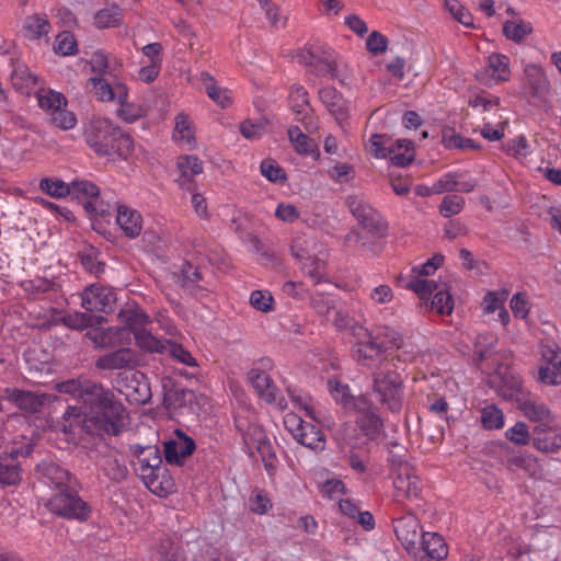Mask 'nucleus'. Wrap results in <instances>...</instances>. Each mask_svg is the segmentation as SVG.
<instances>
[{"label":"nucleus","mask_w":561,"mask_h":561,"mask_svg":"<svg viewBox=\"0 0 561 561\" xmlns=\"http://www.w3.org/2000/svg\"><path fill=\"white\" fill-rule=\"evenodd\" d=\"M35 95L38 106L49 115L56 127L69 130L77 125V116L67 108L68 101L61 92L39 88Z\"/></svg>","instance_id":"obj_5"},{"label":"nucleus","mask_w":561,"mask_h":561,"mask_svg":"<svg viewBox=\"0 0 561 561\" xmlns=\"http://www.w3.org/2000/svg\"><path fill=\"white\" fill-rule=\"evenodd\" d=\"M288 394L296 410L304 412L306 416L313 421L319 420L314 401L308 393L302 390L288 388Z\"/></svg>","instance_id":"obj_47"},{"label":"nucleus","mask_w":561,"mask_h":561,"mask_svg":"<svg viewBox=\"0 0 561 561\" xmlns=\"http://www.w3.org/2000/svg\"><path fill=\"white\" fill-rule=\"evenodd\" d=\"M194 449V440L185 433L176 431L175 436L164 443L165 460L171 465H181L186 457L193 454Z\"/></svg>","instance_id":"obj_24"},{"label":"nucleus","mask_w":561,"mask_h":561,"mask_svg":"<svg viewBox=\"0 0 561 561\" xmlns=\"http://www.w3.org/2000/svg\"><path fill=\"white\" fill-rule=\"evenodd\" d=\"M328 390L331 397L344 408L356 409L357 398L351 393V389L347 383L341 382L336 378L328 380Z\"/></svg>","instance_id":"obj_46"},{"label":"nucleus","mask_w":561,"mask_h":561,"mask_svg":"<svg viewBox=\"0 0 561 561\" xmlns=\"http://www.w3.org/2000/svg\"><path fill=\"white\" fill-rule=\"evenodd\" d=\"M117 318L122 324L128 328V345L131 343L133 336L135 345L142 352L162 353L164 351V342L147 328L151 323V319L139 305L126 304L119 310Z\"/></svg>","instance_id":"obj_2"},{"label":"nucleus","mask_w":561,"mask_h":561,"mask_svg":"<svg viewBox=\"0 0 561 561\" xmlns=\"http://www.w3.org/2000/svg\"><path fill=\"white\" fill-rule=\"evenodd\" d=\"M259 3L261 9L264 10L265 18L271 27L279 30L286 26L288 18L277 4L271 0H259Z\"/></svg>","instance_id":"obj_51"},{"label":"nucleus","mask_w":561,"mask_h":561,"mask_svg":"<svg viewBox=\"0 0 561 561\" xmlns=\"http://www.w3.org/2000/svg\"><path fill=\"white\" fill-rule=\"evenodd\" d=\"M435 295L431 302V309L442 316H449L454 310V298L447 283L439 282Z\"/></svg>","instance_id":"obj_43"},{"label":"nucleus","mask_w":561,"mask_h":561,"mask_svg":"<svg viewBox=\"0 0 561 561\" xmlns=\"http://www.w3.org/2000/svg\"><path fill=\"white\" fill-rule=\"evenodd\" d=\"M304 273L309 276L314 284L327 282V263L323 260L310 257L301 264Z\"/></svg>","instance_id":"obj_52"},{"label":"nucleus","mask_w":561,"mask_h":561,"mask_svg":"<svg viewBox=\"0 0 561 561\" xmlns=\"http://www.w3.org/2000/svg\"><path fill=\"white\" fill-rule=\"evenodd\" d=\"M533 444L542 453H554L561 448V436L556 428L537 425L533 432Z\"/></svg>","instance_id":"obj_32"},{"label":"nucleus","mask_w":561,"mask_h":561,"mask_svg":"<svg viewBox=\"0 0 561 561\" xmlns=\"http://www.w3.org/2000/svg\"><path fill=\"white\" fill-rule=\"evenodd\" d=\"M37 470L42 473L44 483L49 488L55 489L56 492L72 489V484L75 482L73 478L59 465L50 461H43L37 466Z\"/></svg>","instance_id":"obj_27"},{"label":"nucleus","mask_w":561,"mask_h":561,"mask_svg":"<svg viewBox=\"0 0 561 561\" xmlns=\"http://www.w3.org/2000/svg\"><path fill=\"white\" fill-rule=\"evenodd\" d=\"M50 23L46 14H33L25 19L23 24L24 36L28 39H39L48 35Z\"/></svg>","instance_id":"obj_39"},{"label":"nucleus","mask_w":561,"mask_h":561,"mask_svg":"<svg viewBox=\"0 0 561 561\" xmlns=\"http://www.w3.org/2000/svg\"><path fill=\"white\" fill-rule=\"evenodd\" d=\"M288 138L297 153L305 156L316 154L317 157H319L317 144L314 142V140H312L306 134H304L299 127H290L288 129Z\"/></svg>","instance_id":"obj_42"},{"label":"nucleus","mask_w":561,"mask_h":561,"mask_svg":"<svg viewBox=\"0 0 561 561\" xmlns=\"http://www.w3.org/2000/svg\"><path fill=\"white\" fill-rule=\"evenodd\" d=\"M118 134V127L108 118L96 116L91 118L84 126V139L88 146L101 157L108 154L111 145Z\"/></svg>","instance_id":"obj_9"},{"label":"nucleus","mask_w":561,"mask_h":561,"mask_svg":"<svg viewBox=\"0 0 561 561\" xmlns=\"http://www.w3.org/2000/svg\"><path fill=\"white\" fill-rule=\"evenodd\" d=\"M319 98L322 104L334 116L336 123L344 127L348 119L350 104L342 94L334 88L328 87L319 91Z\"/></svg>","instance_id":"obj_26"},{"label":"nucleus","mask_w":561,"mask_h":561,"mask_svg":"<svg viewBox=\"0 0 561 561\" xmlns=\"http://www.w3.org/2000/svg\"><path fill=\"white\" fill-rule=\"evenodd\" d=\"M524 415L534 422L548 421L551 416L550 410L543 403L525 401L522 407Z\"/></svg>","instance_id":"obj_59"},{"label":"nucleus","mask_w":561,"mask_h":561,"mask_svg":"<svg viewBox=\"0 0 561 561\" xmlns=\"http://www.w3.org/2000/svg\"><path fill=\"white\" fill-rule=\"evenodd\" d=\"M122 20V9L116 4L100 10L94 18L95 25L99 28L116 27L121 25Z\"/></svg>","instance_id":"obj_50"},{"label":"nucleus","mask_w":561,"mask_h":561,"mask_svg":"<svg viewBox=\"0 0 561 561\" xmlns=\"http://www.w3.org/2000/svg\"><path fill=\"white\" fill-rule=\"evenodd\" d=\"M445 9L449 14L466 27H473V16L459 0H445Z\"/></svg>","instance_id":"obj_54"},{"label":"nucleus","mask_w":561,"mask_h":561,"mask_svg":"<svg viewBox=\"0 0 561 561\" xmlns=\"http://www.w3.org/2000/svg\"><path fill=\"white\" fill-rule=\"evenodd\" d=\"M89 81L92 84L95 96L102 102L115 103L128 99L129 91L124 82L117 81L114 84H110L101 77H92Z\"/></svg>","instance_id":"obj_29"},{"label":"nucleus","mask_w":561,"mask_h":561,"mask_svg":"<svg viewBox=\"0 0 561 561\" xmlns=\"http://www.w3.org/2000/svg\"><path fill=\"white\" fill-rule=\"evenodd\" d=\"M54 50L62 56H72L77 53V41L70 32H61L56 36Z\"/></svg>","instance_id":"obj_64"},{"label":"nucleus","mask_w":561,"mask_h":561,"mask_svg":"<svg viewBox=\"0 0 561 561\" xmlns=\"http://www.w3.org/2000/svg\"><path fill=\"white\" fill-rule=\"evenodd\" d=\"M173 139L188 149L196 146L195 126L192 118L185 113H179L174 118Z\"/></svg>","instance_id":"obj_34"},{"label":"nucleus","mask_w":561,"mask_h":561,"mask_svg":"<svg viewBox=\"0 0 561 561\" xmlns=\"http://www.w3.org/2000/svg\"><path fill=\"white\" fill-rule=\"evenodd\" d=\"M55 389L60 393L79 399L84 404H92V402L108 404L112 401H118L111 390L87 378L68 379L58 382Z\"/></svg>","instance_id":"obj_6"},{"label":"nucleus","mask_w":561,"mask_h":561,"mask_svg":"<svg viewBox=\"0 0 561 561\" xmlns=\"http://www.w3.org/2000/svg\"><path fill=\"white\" fill-rule=\"evenodd\" d=\"M373 394L382 409L399 412L404 401V382L394 370L377 371L373 376Z\"/></svg>","instance_id":"obj_4"},{"label":"nucleus","mask_w":561,"mask_h":561,"mask_svg":"<svg viewBox=\"0 0 561 561\" xmlns=\"http://www.w3.org/2000/svg\"><path fill=\"white\" fill-rule=\"evenodd\" d=\"M443 264L444 256L442 254H435L422 265L413 266L411 276L404 284V287L414 291L421 299H427L433 294L434 289H437V284L439 283L428 279V276L435 274Z\"/></svg>","instance_id":"obj_11"},{"label":"nucleus","mask_w":561,"mask_h":561,"mask_svg":"<svg viewBox=\"0 0 561 561\" xmlns=\"http://www.w3.org/2000/svg\"><path fill=\"white\" fill-rule=\"evenodd\" d=\"M508 293L506 290H491L485 294L483 297L481 307L484 313H493L496 310H500L506 299Z\"/></svg>","instance_id":"obj_63"},{"label":"nucleus","mask_w":561,"mask_h":561,"mask_svg":"<svg viewBox=\"0 0 561 561\" xmlns=\"http://www.w3.org/2000/svg\"><path fill=\"white\" fill-rule=\"evenodd\" d=\"M347 207L357 222L368 232L381 234L387 226L381 215L368 202L358 195H351L346 199Z\"/></svg>","instance_id":"obj_13"},{"label":"nucleus","mask_w":561,"mask_h":561,"mask_svg":"<svg viewBox=\"0 0 561 561\" xmlns=\"http://www.w3.org/2000/svg\"><path fill=\"white\" fill-rule=\"evenodd\" d=\"M469 105L479 113L493 112L496 114L499 112L500 99L482 92L472 95L469 99Z\"/></svg>","instance_id":"obj_53"},{"label":"nucleus","mask_w":561,"mask_h":561,"mask_svg":"<svg viewBox=\"0 0 561 561\" xmlns=\"http://www.w3.org/2000/svg\"><path fill=\"white\" fill-rule=\"evenodd\" d=\"M110 149L111 151L108 150V154L105 156L107 160H125L134 151V140L130 136L122 133V130L118 128V134L115 135V140L112 142Z\"/></svg>","instance_id":"obj_45"},{"label":"nucleus","mask_w":561,"mask_h":561,"mask_svg":"<svg viewBox=\"0 0 561 561\" xmlns=\"http://www.w3.org/2000/svg\"><path fill=\"white\" fill-rule=\"evenodd\" d=\"M39 188L47 195L55 198L65 197L69 195L71 191L70 183H66L59 179L50 178L42 179L39 182Z\"/></svg>","instance_id":"obj_55"},{"label":"nucleus","mask_w":561,"mask_h":561,"mask_svg":"<svg viewBox=\"0 0 561 561\" xmlns=\"http://www.w3.org/2000/svg\"><path fill=\"white\" fill-rule=\"evenodd\" d=\"M47 508L64 518L85 520L91 514V508L72 488L56 492L46 503Z\"/></svg>","instance_id":"obj_7"},{"label":"nucleus","mask_w":561,"mask_h":561,"mask_svg":"<svg viewBox=\"0 0 561 561\" xmlns=\"http://www.w3.org/2000/svg\"><path fill=\"white\" fill-rule=\"evenodd\" d=\"M127 411L119 401H112L108 404L92 402L81 407H69L57 425L58 431L70 438L81 433L103 432L117 435L126 425Z\"/></svg>","instance_id":"obj_1"},{"label":"nucleus","mask_w":561,"mask_h":561,"mask_svg":"<svg viewBox=\"0 0 561 561\" xmlns=\"http://www.w3.org/2000/svg\"><path fill=\"white\" fill-rule=\"evenodd\" d=\"M393 528L398 540L405 550L417 557L420 551L419 542L423 534L417 517L414 514H407L396 518L393 519Z\"/></svg>","instance_id":"obj_17"},{"label":"nucleus","mask_w":561,"mask_h":561,"mask_svg":"<svg viewBox=\"0 0 561 561\" xmlns=\"http://www.w3.org/2000/svg\"><path fill=\"white\" fill-rule=\"evenodd\" d=\"M12 87L22 94L28 95L35 88L37 78L27 66L19 64L11 73Z\"/></svg>","instance_id":"obj_38"},{"label":"nucleus","mask_w":561,"mask_h":561,"mask_svg":"<svg viewBox=\"0 0 561 561\" xmlns=\"http://www.w3.org/2000/svg\"><path fill=\"white\" fill-rule=\"evenodd\" d=\"M284 426L302 446L316 451L325 448L327 440L323 432L317 425L302 420L296 412L285 414Z\"/></svg>","instance_id":"obj_8"},{"label":"nucleus","mask_w":561,"mask_h":561,"mask_svg":"<svg viewBox=\"0 0 561 561\" xmlns=\"http://www.w3.org/2000/svg\"><path fill=\"white\" fill-rule=\"evenodd\" d=\"M248 379L257 394L270 404L279 410L287 408L286 400L279 396L278 390L271 376L260 368H252L248 373Z\"/></svg>","instance_id":"obj_19"},{"label":"nucleus","mask_w":561,"mask_h":561,"mask_svg":"<svg viewBox=\"0 0 561 561\" xmlns=\"http://www.w3.org/2000/svg\"><path fill=\"white\" fill-rule=\"evenodd\" d=\"M531 31L530 23L523 20L507 21L503 25L504 35L514 42L523 41Z\"/></svg>","instance_id":"obj_57"},{"label":"nucleus","mask_w":561,"mask_h":561,"mask_svg":"<svg viewBox=\"0 0 561 561\" xmlns=\"http://www.w3.org/2000/svg\"><path fill=\"white\" fill-rule=\"evenodd\" d=\"M135 364L136 353L127 345L100 356L95 362L96 368L101 370L128 369L133 368Z\"/></svg>","instance_id":"obj_25"},{"label":"nucleus","mask_w":561,"mask_h":561,"mask_svg":"<svg viewBox=\"0 0 561 561\" xmlns=\"http://www.w3.org/2000/svg\"><path fill=\"white\" fill-rule=\"evenodd\" d=\"M87 336L99 348H117L128 345V328L125 324L106 329L94 328L87 332Z\"/></svg>","instance_id":"obj_21"},{"label":"nucleus","mask_w":561,"mask_h":561,"mask_svg":"<svg viewBox=\"0 0 561 561\" xmlns=\"http://www.w3.org/2000/svg\"><path fill=\"white\" fill-rule=\"evenodd\" d=\"M114 387L133 404H144L151 398L150 387L145 375L137 370H125L118 374Z\"/></svg>","instance_id":"obj_12"},{"label":"nucleus","mask_w":561,"mask_h":561,"mask_svg":"<svg viewBox=\"0 0 561 561\" xmlns=\"http://www.w3.org/2000/svg\"><path fill=\"white\" fill-rule=\"evenodd\" d=\"M117 296L113 287L92 284L81 293V306L87 311L110 313L114 310Z\"/></svg>","instance_id":"obj_14"},{"label":"nucleus","mask_w":561,"mask_h":561,"mask_svg":"<svg viewBox=\"0 0 561 561\" xmlns=\"http://www.w3.org/2000/svg\"><path fill=\"white\" fill-rule=\"evenodd\" d=\"M356 340L353 350L359 362L366 364L383 353V346L378 342L377 335L374 336L367 329V335L363 337H354Z\"/></svg>","instance_id":"obj_33"},{"label":"nucleus","mask_w":561,"mask_h":561,"mask_svg":"<svg viewBox=\"0 0 561 561\" xmlns=\"http://www.w3.org/2000/svg\"><path fill=\"white\" fill-rule=\"evenodd\" d=\"M178 168L181 173L179 183L181 186L185 184V181L198 175L203 172V162L196 156H181L178 159Z\"/></svg>","instance_id":"obj_49"},{"label":"nucleus","mask_w":561,"mask_h":561,"mask_svg":"<svg viewBox=\"0 0 561 561\" xmlns=\"http://www.w3.org/2000/svg\"><path fill=\"white\" fill-rule=\"evenodd\" d=\"M250 305L260 312H271L274 310V298L267 290H253L249 298Z\"/></svg>","instance_id":"obj_60"},{"label":"nucleus","mask_w":561,"mask_h":561,"mask_svg":"<svg viewBox=\"0 0 561 561\" xmlns=\"http://www.w3.org/2000/svg\"><path fill=\"white\" fill-rule=\"evenodd\" d=\"M480 413V422L484 430L494 431L504 427V413L497 405L488 404L481 409Z\"/></svg>","instance_id":"obj_48"},{"label":"nucleus","mask_w":561,"mask_h":561,"mask_svg":"<svg viewBox=\"0 0 561 561\" xmlns=\"http://www.w3.org/2000/svg\"><path fill=\"white\" fill-rule=\"evenodd\" d=\"M150 492L158 496H167L174 491V480L167 467L158 468L149 478L141 479Z\"/></svg>","instance_id":"obj_35"},{"label":"nucleus","mask_w":561,"mask_h":561,"mask_svg":"<svg viewBox=\"0 0 561 561\" xmlns=\"http://www.w3.org/2000/svg\"><path fill=\"white\" fill-rule=\"evenodd\" d=\"M7 397L15 403L20 409L36 412L45 402V397L30 391L19 389H7Z\"/></svg>","instance_id":"obj_36"},{"label":"nucleus","mask_w":561,"mask_h":561,"mask_svg":"<svg viewBox=\"0 0 561 561\" xmlns=\"http://www.w3.org/2000/svg\"><path fill=\"white\" fill-rule=\"evenodd\" d=\"M394 500L403 502L419 497L421 493V481L409 466H401L393 480Z\"/></svg>","instance_id":"obj_22"},{"label":"nucleus","mask_w":561,"mask_h":561,"mask_svg":"<svg viewBox=\"0 0 561 561\" xmlns=\"http://www.w3.org/2000/svg\"><path fill=\"white\" fill-rule=\"evenodd\" d=\"M476 77L479 82L488 87L508 81L511 78L510 58L504 54H491L485 67L478 70Z\"/></svg>","instance_id":"obj_16"},{"label":"nucleus","mask_w":561,"mask_h":561,"mask_svg":"<svg viewBox=\"0 0 561 561\" xmlns=\"http://www.w3.org/2000/svg\"><path fill=\"white\" fill-rule=\"evenodd\" d=\"M240 134L248 140H257L266 131V122L264 119H247L240 124Z\"/></svg>","instance_id":"obj_62"},{"label":"nucleus","mask_w":561,"mask_h":561,"mask_svg":"<svg viewBox=\"0 0 561 561\" xmlns=\"http://www.w3.org/2000/svg\"><path fill=\"white\" fill-rule=\"evenodd\" d=\"M417 557L420 561H440L447 558L448 547L444 538L436 533H423L420 542Z\"/></svg>","instance_id":"obj_28"},{"label":"nucleus","mask_w":561,"mask_h":561,"mask_svg":"<svg viewBox=\"0 0 561 561\" xmlns=\"http://www.w3.org/2000/svg\"><path fill=\"white\" fill-rule=\"evenodd\" d=\"M355 410L359 413L356 419V426L360 434L358 437L346 436L344 438L345 445L353 449L360 447L368 440L377 439L383 430V423L377 414V408L366 394L358 397Z\"/></svg>","instance_id":"obj_3"},{"label":"nucleus","mask_w":561,"mask_h":561,"mask_svg":"<svg viewBox=\"0 0 561 561\" xmlns=\"http://www.w3.org/2000/svg\"><path fill=\"white\" fill-rule=\"evenodd\" d=\"M538 381L549 386L561 385V348L557 344L541 345Z\"/></svg>","instance_id":"obj_15"},{"label":"nucleus","mask_w":561,"mask_h":561,"mask_svg":"<svg viewBox=\"0 0 561 561\" xmlns=\"http://www.w3.org/2000/svg\"><path fill=\"white\" fill-rule=\"evenodd\" d=\"M116 222L128 238H137L142 230L140 213L126 205L117 206Z\"/></svg>","instance_id":"obj_31"},{"label":"nucleus","mask_w":561,"mask_h":561,"mask_svg":"<svg viewBox=\"0 0 561 561\" xmlns=\"http://www.w3.org/2000/svg\"><path fill=\"white\" fill-rule=\"evenodd\" d=\"M133 460L131 465L135 472L140 479L149 478L158 468H163L162 457L157 446L148 445L131 446Z\"/></svg>","instance_id":"obj_18"},{"label":"nucleus","mask_w":561,"mask_h":561,"mask_svg":"<svg viewBox=\"0 0 561 561\" xmlns=\"http://www.w3.org/2000/svg\"><path fill=\"white\" fill-rule=\"evenodd\" d=\"M19 454L16 449H12L8 457L0 458V483L4 485H14L21 480L20 467L15 461Z\"/></svg>","instance_id":"obj_40"},{"label":"nucleus","mask_w":561,"mask_h":561,"mask_svg":"<svg viewBox=\"0 0 561 561\" xmlns=\"http://www.w3.org/2000/svg\"><path fill=\"white\" fill-rule=\"evenodd\" d=\"M71 191L78 199L84 202L85 209L96 216H103L105 209L99 204L100 188L98 185L89 180H75L70 182Z\"/></svg>","instance_id":"obj_23"},{"label":"nucleus","mask_w":561,"mask_h":561,"mask_svg":"<svg viewBox=\"0 0 561 561\" xmlns=\"http://www.w3.org/2000/svg\"><path fill=\"white\" fill-rule=\"evenodd\" d=\"M491 385L495 388L499 396L505 400H518L522 393V382L519 378L507 373L506 367H500L496 374L491 378Z\"/></svg>","instance_id":"obj_30"},{"label":"nucleus","mask_w":561,"mask_h":561,"mask_svg":"<svg viewBox=\"0 0 561 561\" xmlns=\"http://www.w3.org/2000/svg\"><path fill=\"white\" fill-rule=\"evenodd\" d=\"M525 93L536 100L545 101L550 94V82L543 68L537 64H527L524 67Z\"/></svg>","instance_id":"obj_20"},{"label":"nucleus","mask_w":561,"mask_h":561,"mask_svg":"<svg viewBox=\"0 0 561 561\" xmlns=\"http://www.w3.org/2000/svg\"><path fill=\"white\" fill-rule=\"evenodd\" d=\"M272 501L264 490L255 489L249 497V508L252 513L264 515L272 508Z\"/></svg>","instance_id":"obj_58"},{"label":"nucleus","mask_w":561,"mask_h":561,"mask_svg":"<svg viewBox=\"0 0 561 561\" xmlns=\"http://www.w3.org/2000/svg\"><path fill=\"white\" fill-rule=\"evenodd\" d=\"M261 174L270 182L284 184L287 181V174L284 169L274 160L265 159L260 165Z\"/></svg>","instance_id":"obj_56"},{"label":"nucleus","mask_w":561,"mask_h":561,"mask_svg":"<svg viewBox=\"0 0 561 561\" xmlns=\"http://www.w3.org/2000/svg\"><path fill=\"white\" fill-rule=\"evenodd\" d=\"M388 157L392 164L397 167L408 165L415 157L413 142L407 139H398L391 144Z\"/></svg>","instance_id":"obj_37"},{"label":"nucleus","mask_w":561,"mask_h":561,"mask_svg":"<svg viewBox=\"0 0 561 561\" xmlns=\"http://www.w3.org/2000/svg\"><path fill=\"white\" fill-rule=\"evenodd\" d=\"M376 335L383 346V352L387 350H397L404 337L400 332L390 327H379Z\"/></svg>","instance_id":"obj_61"},{"label":"nucleus","mask_w":561,"mask_h":561,"mask_svg":"<svg viewBox=\"0 0 561 561\" xmlns=\"http://www.w3.org/2000/svg\"><path fill=\"white\" fill-rule=\"evenodd\" d=\"M333 324L336 330L345 332L353 337H363L367 335V328L356 321L345 311L337 310L333 319Z\"/></svg>","instance_id":"obj_44"},{"label":"nucleus","mask_w":561,"mask_h":561,"mask_svg":"<svg viewBox=\"0 0 561 561\" xmlns=\"http://www.w3.org/2000/svg\"><path fill=\"white\" fill-rule=\"evenodd\" d=\"M201 79L208 96L216 104H218L222 108L228 107L232 104L231 92L226 88L217 85L214 78L209 73L203 72Z\"/></svg>","instance_id":"obj_41"},{"label":"nucleus","mask_w":561,"mask_h":561,"mask_svg":"<svg viewBox=\"0 0 561 561\" xmlns=\"http://www.w3.org/2000/svg\"><path fill=\"white\" fill-rule=\"evenodd\" d=\"M296 58L299 64L311 67L320 75H329L344 84V79L340 77L337 70L336 54L331 48L311 45L299 51Z\"/></svg>","instance_id":"obj_10"}]
</instances>
